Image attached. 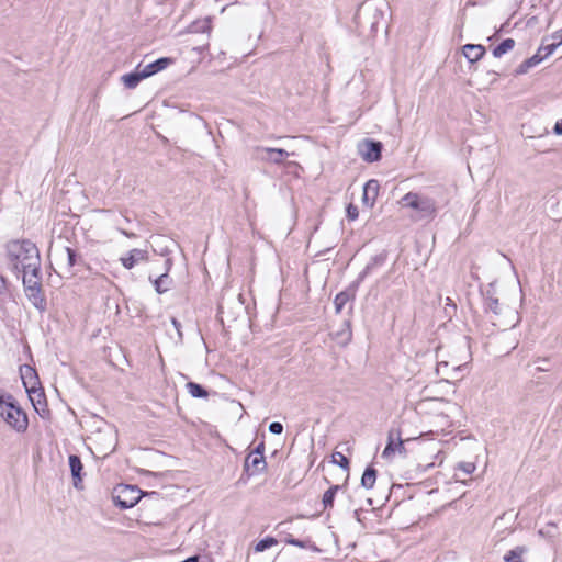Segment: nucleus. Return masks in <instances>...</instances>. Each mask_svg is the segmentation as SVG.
Segmentation results:
<instances>
[{"instance_id": "obj_1", "label": "nucleus", "mask_w": 562, "mask_h": 562, "mask_svg": "<svg viewBox=\"0 0 562 562\" xmlns=\"http://www.w3.org/2000/svg\"><path fill=\"white\" fill-rule=\"evenodd\" d=\"M8 257L14 269L34 272L41 269V258L36 245L30 240H11L7 245Z\"/></svg>"}, {"instance_id": "obj_2", "label": "nucleus", "mask_w": 562, "mask_h": 562, "mask_svg": "<svg viewBox=\"0 0 562 562\" xmlns=\"http://www.w3.org/2000/svg\"><path fill=\"white\" fill-rule=\"evenodd\" d=\"M386 9L387 3L384 0L363 1L355 15V23L359 33L364 36H374L384 19Z\"/></svg>"}, {"instance_id": "obj_3", "label": "nucleus", "mask_w": 562, "mask_h": 562, "mask_svg": "<svg viewBox=\"0 0 562 562\" xmlns=\"http://www.w3.org/2000/svg\"><path fill=\"white\" fill-rule=\"evenodd\" d=\"M486 310L492 312L495 316L493 324L502 329L513 328L519 322L518 313L515 308L505 306L495 296V289L493 284L488 285L485 299Z\"/></svg>"}, {"instance_id": "obj_4", "label": "nucleus", "mask_w": 562, "mask_h": 562, "mask_svg": "<svg viewBox=\"0 0 562 562\" xmlns=\"http://www.w3.org/2000/svg\"><path fill=\"white\" fill-rule=\"evenodd\" d=\"M398 204L416 211V215L413 217L415 221L434 218L437 214L436 201L422 193L408 192L398 201Z\"/></svg>"}, {"instance_id": "obj_5", "label": "nucleus", "mask_w": 562, "mask_h": 562, "mask_svg": "<svg viewBox=\"0 0 562 562\" xmlns=\"http://www.w3.org/2000/svg\"><path fill=\"white\" fill-rule=\"evenodd\" d=\"M113 499L120 508H131L139 499V490L130 485L120 486L115 490Z\"/></svg>"}, {"instance_id": "obj_6", "label": "nucleus", "mask_w": 562, "mask_h": 562, "mask_svg": "<svg viewBox=\"0 0 562 562\" xmlns=\"http://www.w3.org/2000/svg\"><path fill=\"white\" fill-rule=\"evenodd\" d=\"M4 422L19 432H23L27 428V416L16 405L10 407L4 416Z\"/></svg>"}, {"instance_id": "obj_7", "label": "nucleus", "mask_w": 562, "mask_h": 562, "mask_svg": "<svg viewBox=\"0 0 562 562\" xmlns=\"http://www.w3.org/2000/svg\"><path fill=\"white\" fill-rule=\"evenodd\" d=\"M21 376H22L23 384L25 386L26 392L29 393V396H30V400L32 401V403H34V400H35L33 394L38 395V397L44 396V393L40 389L36 387V385L38 383L37 375L31 367L25 366L24 369H21Z\"/></svg>"}, {"instance_id": "obj_8", "label": "nucleus", "mask_w": 562, "mask_h": 562, "mask_svg": "<svg viewBox=\"0 0 562 562\" xmlns=\"http://www.w3.org/2000/svg\"><path fill=\"white\" fill-rule=\"evenodd\" d=\"M382 144L378 140L366 139L359 145V153L367 162L381 159Z\"/></svg>"}, {"instance_id": "obj_9", "label": "nucleus", "mask_w": 562, "mask_h": 562, "mask_svg": "<svg viewBox=\"0 0 562 562\" xmlns=\"http://www.w3.org/2000/svg\"><path fill=\"white\" fill-rule=\"evenodd\" d=\"M465 363H459L457 361H452L451 363L448 361H439L437 363V374L442 375V380L449 381V379L460 380L462 375L460 372L463 370Z\"/></svg>"}, {"instance_id": "obj_10", "label": "nucleus", "mask_w": 562, "mask_h": 562, "mask_svg": "<svg viewBox=\"0 0 562 562\" xmlns=\"http://www.w3.org/2000/svg\"><path fill=\"white\" fill-rule=\"evenodd\" d=\"M256 151L258 158L261 160L277 165L282 164L284 159L290 156V153L282 148L257 147Z\"/></svg>"}, {"instance_id": "obj_11", "label": "nucleus", "mask_w": 562, "mask_h": 562, "mask_svg": "<svg viewBox=\"0 0 562 562\" xmlns=\"http://www.w3.org/2000/svg\"><path fill=\"white\" fill-rule=\"evenodd\" d=\"M395 452L400 454L405 453L404 440L401 438V432L398 430H390L387 436V445L382 452L383 458H390Z\"/></svg>"}, {"instance_id": "obj_12", "label": "nucleus", "mask_w": 562, "mask_h": 562, "mask_svg": "<svg viewBox=\"0 0 562 562\" xmlns=\"http://www.w3.org/2000/svg\"><path fill=\"white\" fill-rule=\"evenodd\" d=\"M267 468L265 456L248 454L244 463V472L249 476L263 472Z\"/></svg>"}, {"instance_id": "obj_13", "label": "nucleus", "mask_w": 562, "mask_h": 562, "mask_svg": "<svg viewBox=\"0 0 562 562\" xmlns=\"http://www.w3.org/2000/svg\"><path fill=\"white\" fill-rule=\"evenodd\" d=\"M380 183L375 179H371L363 186L362 202L369 207L374 205V202L379 195Z\"/></svg>"}, {"instance_id": "obj_14", "label": "nucleus", "mask_w": 562, "mask_h": 562, "mask_svg": "<svg viewBox=\"0 0 562 562\" xmlns=\"http://www.w3.org/2000/svg\"><path fill=\"white\" fill-rule=\"evenodd\" d=\"M148 258V252L143 249H132L126 257L121 258V262L124 268L132 269L135 265L142 261H146Z\"/></svg>"}, {"instance_id": "obj_15", "label": "nucleus", "mask_w": 562, "mask_h": 562, "mask_svg": "<svg viewBox=\"0 0 562 562\" xmlns=\"http://www.w3.org/2000/svg\"><path fill=\"white\" fill-rule=\"evenodd\" d=\"M25 295L31 302V304L38 310L40 312H43L46 310V299L42 292V286L40 288H33V289H26Z\"/></svg>"}, {"instance_id": "obj_16", "label": "nucleus", "mask_w": 562, "mask_h": 562, "mask_svg": "<svg viewBox=\"0 0 562 562\" xmlns=\"http://www.w3.org/2000/svg\"><path fill=\"white\" fill-rule=\"evenodd\" d=\"M68 461H69V468L71 471V475L74 479V486L76 488H81V485H80V483L82 481L81 472L83 469L82 462H81L80 458L76 454H70Z\"/></svg>"}, {"instance_id": "obj_17", "label": "nucleus", "mask_w": 562, "mask_h": 562, "mask_svg": "<svg viewBox=\"0 0 562 562\" xmlns=\"http://www.w3.org/2000/svg\"><path fill=\"white\" fill-rule=\"evenodd\" d=\"M143 79H146V76L142 70V65H138L133 72L125 74L121 77L123 85L127 89L136 88Z\"/></svg>"}, {"instance_id": "obj_18", "label": "nucleus", "mask_w": 562, "mask_h": 562, "mask_svg": "<svg viewBox=\"0 0 562 562\" xmlns=\"http://www.w3.org/2000/svg\"><path fill=\"white\" fill-rule=\"evenodd\" d=\"M462 52L470 63H475L484 56L485 47L480 44H467L462 47Z\"/></svg>"}, {"instance_id": "obj_19", "label": "nucleus", "mask_w": 562, "mask_h": 562, "mask_svg": "<svg viewBox=\"0 0 562 562\" xmlns=\"http://www.w3.org/2000/svg\"><path fill=\"white\" fill-rule=\"evenodd\" d=\"M170 63H171L170 58L162 57V58H159V59L142 67V70L145 74L146 78H148V77L157 74L158 71L165 69Z\"/></svg>"}, {"instance_id": "obj_20", "label": "nucleus", "mask_w": 562, "mask_h": 562, "mask_svg": "<svg viewBox=\"0 0 562 562\" xmlns=\"http://www.w3.org/2000/svg\"><path fill=\"white\" fill-rule=\"evenodd\" d=\"M211 30H212V22H211L210 18L196 20V21L192 22L189 26L190 33L206 34V38L210 37Z\"/></svg>"}, {"instance_id": "obj_21", "label": "nucleus", "mask_w": 562, "mask_h": 562, "mask_svg": "<svg viewBox=\"0 0 562 562\" xmlns=\"http://www.w3.org/2000/svg\"><path fill=\"white\" fill-rule=\"evenodd\" d=\"M40 270L37 271H34V272H23V285H24V291L26 289H33V288H40L42 286L41 285V274H40Z\"/></svg>"}, {"instance_id": "obj_22", "label": "nucleus", "mask_w": 562, "mask_h": 562, "mask_svg": "<svg viewBox=\"0 0 562 562\" xmlns=\"http://www.w3.org/2000/svg\"><path fill=\"white\" fill-rule=\"evenodd\" d=\"M527 552V548L524 546L515 547L509 550L503 558L504 562H524L522 555Z\"/></svg>"}, {"instance_id": "obj_23", "label": "nucleus", "mask_w": 562, "mask_h": 562, "mask_svg": "<svg viewBox=\"0 0 562 562\" xmlns=\"http://www.w3.org/2000/svg\"><path fill=\"white\" fill-rule=\"evenodd\" d=\"M376 481V470L373 467H368L361 477L362 487L370 490L374 486Z\"/></svg>"}, {"instance_id": "obj_24", "label": "nucleus", "mask_w": 562, "mask_h": 562, "mask_svg": "<svg viewBox=\"0 0 562 562\" xmlns=\"http://www.w3.org/2000/svg\"><path fill=\"white\" fill-rule=\"evenodd\" d=\"M334 337L341 344L347 345L352 338V331L349 321L344 322V328L334 334Z\"/></svg>"}, {"instance_id": "obj_25", "label": "nucleus", "mask_w": 562, "mask_h": 562, "mask_svg": "<svg viewBox=\"0 0 562 562\" xmlns=\"http://www.w3.org/2000/svg\"><path fill=\"white\" fill-rule=\"evenodd\" d=\"M284 541H285V543L291 544V546H295V547L303 548V549H311V550H314V551H318V549L315 546V543L312 542L308 539H306V540H299V539H295L292 535H288L285 537Z\"/></svg>"}, {"instance_id": "obj_26", "label": "nucleus", "mask_w": 562, "mask_h": 562, "mask_svg": "<svg viewBox=\"0 0 562 562\" xmlns=\"http://www.w3.org/2000/svg\"><path fill=\"white\" fill-rule=\"evenodd\" d=\"M514 46H515V41L513 38H506L493 49V55H494V57L499 58L504 54L512 50L514 48Z\"/></svg>"}, {"instance_id": "obj_27", "label": "nucleus", "mask_w": 562, "mask_h": 562, "mask_svg": "<svg viewBox=\"0 0 562 562\" xmlns=\"http://www.w3.org/2000/svg\"><path fill=\"white\" fill-rule=\"evenodd\" d=\"M186 387L192 397L205 398L209 395L207 391L202 385L195 382H188Z\"/></svg>"}, {"instance_id": "obj_28", "label": "nucleus", "mask_w": 562, "mask_h": 562, "mask_svg": "<svg viewBox=\"0 0 562 562\" xmlns=\"http://www.w3.org/2000/svg\"><path fill=\"white\" fill-rule=\"evenodd\" d=\"M170 283L171 280L167 272L160 274L157 279L154 280L155 290L160 294L168 291Z\"/></svg>"}, {"instance_id": "obj_29", "label": "nucleus", "mask_w": 562, "mask_h": 562, "mask_svg": "<svg viewBox=\"0 0 562 562\" xmlns=\"http://www.w3.org/2000/svg\"><path fill=\"white\" fill-rule=\"evenodd\" d=\"M14 405V398L11 395L4 394L2 391H0V416L2 418H4L9 408L13 407Z\"/></svg>"}, {"instance_id": "obj_30", "label": "nucleus", "mask_w": 562, "mask_h": 562, "mask_svg": "<svg viewBox=\"0 0 562 562\" xmlns=\"http://www.w3.org/2000/svg\"><path fill=\"white\" fill-rule=\"evenodd\" d=\"M339 488V485H333L324 493L322 499L324 508L333 507L335 495Z\"/></svg>"}, {"instance_id": "obj_31", "label": "nucleus", "mask_w": 562, "mask_h": 562, "mask_svg": "<svg viewBox=\"0 0 562 562\" xmlns=\"http://www.w3.org/2000/svg\"><path fill=\"white\" fill-rule=\"evenodd\" d=\"M561 37L562 35L559 34V33H555L553 35V38L558 40L557 43H551V44H548V45H542L539 47V53H543L544 56H550L554 50L555 48L562 44V41H561Z\"/></svg>"}, {"instance_id": "obj_32", "label": "nucleus", "mask_w": 562, "mask_h": 562, "mask_svg": "<svg viewBox=\"0 0 562 562\" xmlns=\"http://www.w3.org/2000/svg\"><path fill=\"white\" fill-rule=\"evenodd\" d=\"M350 294L348 292H340L336 295L334 300V305L336 313H340L344 306L349 302Z\"/></svg>"}, {"instance_id": "obj_33", "label": "nucleus", "mask_w": 562, "mask_h": 562, "mask_svg": "<svg viewBox=\"0 0 562 562\" xmlns=\"http://www.w3.org/2000/svg\"><path fill=\"white\" fill-rule=\"evenodd\" d=\"M274 544H277V540L274 538H272V537H267V538L260 540L255 546V551L256 552H263L265 550L271 548Z\"/></svg>"}, {"instance_id": "obj_34", "label": "nucleus", "mask_w": 562, "mask_h": 562, "mask_svg": "<svg viewBox=\"0 0 562 562\" xmlns=\"http://www.w3.org/2000/svg\"><path fill=\"white\" fill-rule=\"evenodd\" d=\"M333 462L345 470L349 469V460L341 452H335L333 454Z\"/></svg>"}, {"instance_id": "obj_35", "label": "nucleus", "mask_w": 562, "mask_h": 562, "mask_svg": "<svg viewBox=\"0 0 562 562\" xmlns=\"http://www.w3.org/2000/svg\"><path fill=\"white\" fill-rule=\"evenodd\" d=\"M65 254H66V257H67V267L70 269L77 262V252L74 249L69 248V247H66L65 248Z\"/></svg>"}, {"instance_id": "obj_36", "label": "nucleus", "mask_w": 562, "mask_h": 562, "mask_svg": "<svg viewBox=\"0 0 562 562\" xmlns=\"http://www.w3.org/2000/svg\"><path fill=\"white\" fill-rule=\"evenodd\" d=\"M378 263V258H374L372 262L368 263L362 272L358 277V281H362L373 269V267Z\"/></svg>"}, {"instance_id": "obj_37", "label": "nucleus", "mask_w": 562, "mask_h": 562, "mask_svg": "<svg viewBox=\"0 0 562 562\" xmlns=\"http://www.w3.org/2000/svg\"><path fill=\"white\" fill-rule=\"evenodd\" d=\"M347 217L350 220V221H355L358 218L359 216V211H358V207L356 205H353L352 203H350L348 206H347Z\"/></svg>"}, {"instance_id": "obj_38", "label": "nucleus", "mask_w": 562, "mask_h": 562, "mask_svg": "<svg viewBox=\"0 0 562 562\" xmlns=\"http://www.w3.org/2000/svg\"><path fill=\"white\" fill-rule=\"evenodd\" d=\"M269 431L274 435H280L283 431V425L278 422H273L269 425Z\"/></svg>"}, {"instance_id": "obj_39", "label": "nucleus", "mask_w": 562, "mask_h": 562, "mask_svg": "<svg viewBox=\"0 0 562 562\" xmlns=\"http://www.w3.org/2000/svg\"><path fill=\"white\" fill-rule=\"evenodd\" d=\"M33 396H34V398H35V400H34V403H33V405H34L35 409H36L37 412H40L41 409H42V411H44V407L46 406V405H45V402H42V400L44 398V396H43V397H38V395H36V394H33Z\"/></svg>"}, {"instance_id": "obj_40", "label": "nucleus", "mask_w": 562, "mask_h": 562, "mask_svg": "<svg viewBox=\"0 0 562 562\" xmlns=\"http://www.w3.org/2000/svg\"><path fill=\"white\" fill-rule=\"evenodd\" d=\"M529 69H530V67H529V65L527 64V61L525 60V61H522V63H521V64L516 68L515 74H516L517 76H519V75H524V74L528 72V70H529Z\"/></svg>"}, {"instance_id": "obj_41", "label": "nucleus", "mask_w": 562, "mask_h": 562, "mask_svg": "<svg viewBox=\"0 0 562 562\" xmlns=\"http://www.w3.org/2000/svg\"><path fill=\"white\" fill-rule=\"evenodd\" d=\"M460 468L467 473L471 474L475 470V465L471 462L460 464Z\"/></svg>"}, {"instance_id": "obj_42", "label": "nucleus", "mask_w": 562, "mask_h": 562, "mask_svg": "<svg viewBox=\"0 0 562 562\" xmlns=\"http://www.w3.org/2000/svg\"><path fill=\"white\" fill-rule=\"evenodd\" d=\"M263 453H265V443L260 442L249 454L263 456Z\"/></svg>"}, {"instance_id": "obj_43", "label": "nucleus", "mask_w": 562, "mask_h": 562, "mask_svg": "<svg viewBox=\"0 0 562 562\" xmlns=\"http://www.w3.org/2000/svg\"><path fill=\"white\" fill-rule=\"evenodd\" d=\"M171 323H172L173 327L176 328L179 338H181L182 337V333H181V329H180L181 328L180 322L177 318L172 317L171 318Z\"/></svg>"}, {"instance_id": "obj_44", "label": "nucleus", "mask_w": 562, "mask_h": 562, "mask_svg": "<svg viewBox=\"0 0 562 562\" xmlns=\"http://www.w3.org/2000/svg\"><path fill=\"white\" fill-rule=\"evenodd\" d=\"M547 56H544L543 53H539V50L537 52V54H535L533 56H531V59H533V61L538 65L541 60H543Z\"/></svg>"}, {"instance_id": "obj_45", "label": "nucleus", "mask_w": 562, "mask_h": 562, "mask_svg": "<svg viewBox=\"0 0 562 562\" xmlns=\"http://www.w3.org/2000/svg\"><path fill=\"white\" fill-rule=\"evenodd\" d=\"M547 56H544L543 53H539V50L537 52V54H535L533 56H531V59H533V61L538 65L541 60H543Z\"/></svg>"}, {"instance_id": "obj_46", "label": "nucleus", "mask_w": 562, "mask_h": 562, "mask_svg": "<svg viewBox=\"0 0 562 562\" xmlns=\"http://www.w3.org/2000/svg\"><path fill=\"white\" fill-rule=\"evenodd\" d=\"M547 56H544L543 53H539V50L537 52V54H535L533 56H531V59H533V61L538 65L541 60H543Z\"/></svg>"}, {"instance_id": "obj_47", "label": "nucleus", "mask_w": 562, "mask_h": 562, "mask_svg": "<svg viewBox=\"0 0 562 562\" xmlns=\"http://www.w3.org/2000/svg\"><path fill=\"white\" fill-rule=\"evenodd\" d=\"M553 131L557 135H562V120L557 121Z\"/></svg>"}, {"instance_id": "obj_48", "label": "nucleus", "mask_w": 562, "mask_h": 562, "mask_svg": "<svg viewBox=\"0 0 562 562\" xmlns=\"http://www.w3.org/2000/svg\"><path fill=\"white\" fill-rule=\"evenodd\" d=\"M120 232H121V234H123L124 236H126V237H128V238H131V237H134V236H135V234L130 233V232H127V231H125V229H120Z\"/></svg>"}, {"instance_id": "obj_49", "label": "nucleus", "mask_w": 562, "mask_h": 562, "mask_svg": "<svg viewBox=\"0 0 562 562\" xmlns=\"http://www.w3.org/2000/svg\"><path fill=\"white\" fill-rule=\"evenodd\" d=\"M5 289V281L3 278H0V293H2Z\"/></svg>"}, {"instance_id": "obj_50", "label": "nucleus", "mask_w": 562, "mask_h": 562, "mask_svg": "<svg viewBox=\"0 0 562 562\" xmlns=\"http://www.w3.org/2000/svg\"><path fill=\"white\" fill-rule=\"evenodd\" d=\"M526 61H527V64L529 65V67H530V68H532V67H535V66L537 65V64L533 61V59H531V57H530V58H528V59H526Z\"/></svg>"}, {"instance_id": "obj_51", "label": "nucleus", "mask_w": 562, "mask_h": 562, "mask_svg": "<svg viewBox=\"0 0 562 562\" xmlns=\"http://www.w3.org/2000/svg\"><path fill=\"white\" fill-rule=\"evenodd\" d=\"M209 46V43L206 42L203 46L201 47H196L195 49L199 50V52H202L204 48H206Z\"/></svg>"}, {"instance_id": "obj_52", "label": "nucleus", "mask_w": 562, "mask_h": 562, "mask_svg": "<svg viewBox=\"0 0 562 562\" xmlns=\"http://www.w3.org/2000/svg\"><path fill=\"white\" fill-rule=\"evenodd\" d=\"M166 266H167V271H168L170 269V267H171V260L170 259L166 260Z\"/></svg>"}, {"instance_id": "obj_53", "label": "nucleus", "mask_w": 562, "mask_h": 562, "mask_svg": "<svg viewBox=\"0 0 562 562\" xmlns=\"http://www.w3.org/2000/svg\"><path fill=\"white\" fill-rule=\"evenodd\" d=\"M431 467H434V463L427 464L424 470H427L428 468H431Z\"/></svg>"}, {"instance_id": "obj_54", "label": "nucleus", "mask_w": 562, "mask_h": 562, "mask_svg": "<svg viewBox=\"0 0 562 562\" xmlns=\"http://www.w3.org/2000/svg\"><path fill=\"white\" fill-rule=\"evenodd\" d=\"M539 535H540V536H544V530H543V529H540V530H539Z\"/></svg>"}, {"instance_id": "obj_55", "label": "nucleus", "mask_w": 562, "mask_h": 562, "mask_svg": "<svg viewBox=\"0 0 562 562\" xmlns=\"http://www.w3.org/2000/svg\"><path fill=\"white\" fill-rule=\"evenodd\" d=\"M561 41H562V37H561Z\"/></svg>"}]
</instances>
